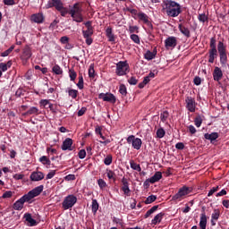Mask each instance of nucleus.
<instances>
[{
	"instance_id": "f257e3e1",
	"label": "nucleus",
	"mask_w": 229,
	"mask_h": 229,
	"mask_svg": "<svg viewBox=\"0 0 229 229\" xmlns=\"http://www.w3.org/2000/svg\"><path fill=\"white\" fill-rule=\"evenodd\" d=\"M163 10L168 17L174 18L182 13V5L173 0H165L163 2Z\"/></svg>"
},
{
	"instance_id": "f03ea898",
	"label": "nucleus",
	"mask_w": 229,
	"mask_h": 229,
	"mask_svg": "<svg viewBox=\"0 0 229 229\" xmlns=\"http://www.w3.org/2000/svg\"><path fill=\"white\" fill-rule=\"evenodd\" d=\"M42 191H44V185H39L34 188L32 191H29L27 194L23 195L21 199L25 203L28 201H31L33 198H37V196H40V194L42 193Z\"/></svg>"
},
{
	"instance_id": "7ed1b4c3",
	"label": "nucleus",
	"mask_w": 229,
	"mask_h": 229,
	"mask_svg": "<svg viewBox=\"0 0 229 229\" xmlns=\"http://www.w3.org/2000/svg\"><path fill=\"white\" fill-rule=\"evenodd\" d=\"M127 72H130V64L127 61H120L116 64V72L117 76H125Z\"/></svg>"
},
{
	"instance_id": "20e7f679",
	"label": "nucleus",
	"mask_w": 229,
	"mask_h": 229,
	"mask_svg": "<svg viewBox=\"0 0 229 229\" xmlns=\"http://www.w3.org/2000/svg\"><path fill=\"white\" fill-rule=\"evenodd\" d=\"M217 51L220 55V64L222 65H226V62H228V56L226 55V48L225 47V43L219 41L217 44Z\"/></svg>"
},
{
	"instance_id": "39448f33",
	"label": "nucleus",
	"mask_w": 229,
	"mask_h": 229,
	"mask_svg": "<svg viewBox=\"0 0 229 229\" xmlns=\"http://www.w3.org/2000/svg\"><path fill=\"white\" fill-rule=\"evenodd\" d=\"M192 192V189L187 186L182 187L178 192L172 197V201H178L187 196V194H191Z\"/></svg>"
},
{
	"instance_id": "423d86ee",
	"label": "nucleus",
	"mask_w": 229,
	"mask_h": 229,
	"mask_svg": "<svg viewBox=\"0 0 229 229\" xmlns=\"http://www.w3.org/2000/svg\"><path fill=\"white\" fill-rule=\"evenodd\" d=\"M76 201H78V198H76V196L68 195L63 201V208H64V210H69V208H72V207L76 205Z\"/></svg>"
},
{
	"instance_id": "0eeeda50",
	"label": "nucleus",
	"mask_w": 229,
	"mask_h": 229,
	"mask_svg": "<svg viewBox=\"0 0 229 229\" xmlns=\"http://www.w3.org/2000/svg\"><path fill=\"white\" fill-rule=\"evenodd\" d=\"M126 141L128 144H131L133 149H136L137 151L142 148V140L135 138V135H130L126 139Z\"/></svg>"
},
{
	"instance_id": "6e6552de",
	"label": "nucleus",
	"mask_w": 229,
	"mask_h": 229,
	"mask_svg": "<svg viewBox=\"0 0 229 229\" xmlns=\"http://www.w3.org/2000/svg\"><path fill=\"white\" fill-rule=\"evenodd\" d=\"M98 99H103V101H106L107 103H113V105L117 101L115 96L112 93H100L98 95Z\"/></svg>"
},
{
	"instance_id": "1a4fd4ad",
	"label": "nucleus",
	"mask_w": 229,
	"mask_h": 229,
	"mask_svg": "<svg viewBox=\"0 0 229 229\" xmlns=\"http://www.w3.org/2000/svg\"><path fill=\"white\" fill-rule=\"evenodd\" d=\"M185 103L186 108L189 112H196V100L192 97H187Z\"/></svg>"
},
{
	"instance_id": "9d476101",
	"label": "nucleus",
	"mask_w": 229,
	"mask_h": 229,
	"mask_svg": "<svg viewBox=\"0 0 229 229\" xmlns=\"http://www.w3.org/2000/svg\"><path fill=\"white\" fill-rule=\"evenodd\" d=\"M82 35L84 38H86V44L90 46L93 42L92 35H94V29H87L86 30H82Z\"/></svg>"
},
{
	"instance_id": "9b49d317",
	"label": "nucleus",
	"mask_w": 229,
	"mask_h": 229,
	"mask_svg": "<svg viewBox=\"0 0 229 229\" xmlns=\"http://www.w3.org/2000/svg\"><path fill=\"white\" fill-rule=\"evenodd\" d=\"M176 46H178V39L176 38V37H168L165 40V47L166 49H169L171 47H176Z\"/></svg>"
},
{
	"instance_id": "f8f14e48",
	"label": "nucleus",
	"mask_w": 229,
	"mask_h": 229,
	"mask_svg": "<svg viewBox=\"0 0 229 229\" xmlns=\"http://www.w3.org/2000/svg\"><path fill=\"white\" fill-rule=\"evenodd\" d=\"M61 148L63 149V151H72V149H74V147H72V139L66 138L63 141Z\"/></svg>"
},
{
	"instance_id": "ddd939ff",
	"label": "nucleus",
	"mask_w": 229,
	"mask_h": 229,
	"mask_svg": "<svg viewBox=\"0 0 229 229\" xmlns=\"http://www.w3.org/2000/svg\"><path fill=\"white\" fill-rule=\"evenodd\" d=\"M213 79L215 81H220L223 79V71L219 67H215L213 72Z\"/></svg>"
},
{
	"instance_id": "4468645a",
	"label": "nucleus",
	"mask_w": 229,
	"mask_h": 229,
	"mask_svg": "<svg viewBox=\"0 0 229 229\" xmlns=\"http://www.w3.org/2000/svg\"><path fill=\"white\" fill-rule=\"evenodd\" d=\"M30 180H31V182H40L41 180H44V173L33 172L30 174Z\"/></svg>"
},
{
	"instance_id": "2eb2a0df",
	"label": "nucleus",
	"mask_w": 229,
	"mask_h": 229,
	"mask_svg": "<svg viewBox=\"0 0 229 229\" xmlns=\"http://www.w3.org/2000/svg\"><path fill=\"white\" fill-rule=\"evenodd\" d=\"M122 183H123V187H122V191H123V194H125L126 196H130V184L128 183V179L127 178H123L122 179Z\"/></svg>"
},
{
	"instance_id": "dca6fc26",
	"label": "nucleus",
	"mask_w": 229,
	"mask_h": 229,
	"mask_svg": "<svg viewBox=\"0 0 229 229\" xmlns=\"http://www.w3.org/2000/svg\"><path fill=\"white\" fill-rule=\"evenodd\" d=\"M30 19L33 22H36L37 24H42V22H44V14L42 13L32 14Z\"/></svg>"
},
{
	"instance_id": "f3484780",
	"label": "nucleus",
	"mask_w": 229,
	"mask_h": 229,
	"mask_svg": "<svg viewBox=\"0 0 229 229\" xmlns=\"http://www.w3.org/2000/svg\"><path fill=\"white\" fill-rule=\"evenodd\" d=\"M81 14V7H80V4L78 3L74 4L73 7L70 11V15L72 17H74L75 15Z\"/></svg>"
},
{
	"instance_id": "a211bd4d",
	"label": "nucleus",
	"mask_w": 229,
	"mask_h": 229,
	"mask_svg": "<svg viewBox=\"0 0 229 229\" xmlns=\"http://www.w3.org/2000/svg\"><path fill=\"white\" fill-rule=\"evenodd\" d=\"M21 58L22 60H30L31 58V48L29 46L24 47Z\"/></svg>"
},
{
	"instance_id": "6ab92c4d",
	"label": "nucleus",
	"mask_w": 229,
	"mask_h": 229,
	"mask_svg": "<svg viewBox=\"0 0 229 229\" xmlns=\"http://www.w3.org/2000/svg\"><path fill=\"white\" fill-rule=\"evenodd\" d=\"M39 114L40 111L38 110V107L32 106L26 113H24L23 115H39Z\"/></svg>"
},
{
	"instance_id": "aec40b11",
	"label": "nucleus",
	"mask_w": 229,
	"mask_h": 229,
	"mask_svg": "<svg viewBox=\"0 0 229 229\" xmlns=\"http://www.w3.org/2000/svg\"><path fill=\"white\" fill-rule=\"evenodd\" d=\"M179 31H181V33L184 35V37H186L187 38H191V30H189V28L179 24Z\"/></svg>"
},
{
	"instance_id": "412c9836",
	"label": "nucleus",
	"mask_w": 229,
	"mask_h": 229,
	"mask_svg": "<svg viewBox=\"0 0 229 229\" xmlns=\"http://www.w3.org/2000/svg\"><path fill=\"white\" fill-rule=\"evenodd\" d=\"M199 228L207 229V215L205 213L200 214Z\"/></svg>"
},
{
	"instance_id": "4be33fe9",
	"label": "nucleus",
	"mask_w": 229,
	"mask_h": 229,
	"mask_svg": "<svg viewBox=\"0 0 229 229\" xmlns=\"http://www.w3.org/2000/svg\"><path fill=\"white\" fill-rule=\"evenodd\" d=\"M150 183H157L162 180V172H156L155 174L149 178Z\"/></svg>"
},
{
	"instance_id": "5701e85b",
	"label": "nucleus",
	"mask_w": 229,
	"mask_h": 229,
	"mask_svg": "<svg viewBox=\"0 0 229 229\" xmlns=\"http://www.w3.org/2000/svg\"><path fill=\"white\" fill-rule=\"evenodd\" d=\"M24 200L22 199V198H21L20 199H18L14 204H13V208L14 210H22V208H24Z\"/></svg>"
},
{
	"instance_id": "b1692460",
	"label": "nucleus",
	"mask_w": 229,
	"mask_h": 229,
	"mask_svg": "<svg viewBox=\"0 0 229 229\" xmlns=\"http://www.w3.org/2000/svg\"><path fill=\"white\" fill-rule=\"evenodd\" d=\"M24 218L27 221V223H30V226H35L37 225V220L31 217V214L30 213L25 214Z\"/></svg>"
},
{
	"instance_id": "393cba45",
	"label": "nucleus",
	"mask_w": 229,
	"mask_h": 229,
	"mask_svg": "<svg viewBox=\"0 0 229 229\" xmlns=\"http://www.w3.org/2000/svg\"><path fill=\"white\" fill-rule=\"evenodd\" d=\"M164 216H165V214H164L162 212L156 215L154 219H152V221H151L152 225H157V223H161Z\"/></svg>"
},
{
	"instance_id": "a878e982",
	"label": "nucleus",
	"mask_w": 229,
	"mask_h": 229,
	"mask_svg": "<svg viewBox=\"0 0 229 229\" xmlns=\"http://www.w3.org/2000/svg\"><path fill=\"white\" fill-rule=\"evenodd\" d=\"M204 137L207 139V140H211L212 142L219 138V134H217V132H212L211 134L206 133Z\"/></svg>"
},
{
	"instance_id": "bb28decb",
	"label": "nucleus",
	"mask_w": 229,
	"mask_h": 229,
	"mask_svg": "<svg viewBox=\"0 0 229 229\" xmlns=\"http://www.w3.org/2000/svg\"><path fill=\"white\" fill-rule=\"evenodd\" d=\"M217 58V50H209V64H214V60Z\"/></svg>"
},
{
	"instance_id": "cd10ccee",
	"label": "nucleus",
	"mask_w": 229,
	"mask_h": 229,
	"mask_svg": "<svg viewBox=\"0 0 229 229\" xmlns=\"http://www.w3.org/2000/svg\"><path fill=\"white\" fill-rule=\"evenodd\" d=\"M138 17H139L140 21H143V22H144L145 24H151V23L149 22V20L148 19V15H146V13H138Z\"/></svg>"
},
{
	"instance_id": "c85d7f7f",
	"label": "nucleus",
	"mask_w": 229,
	"mask_h": 229,
	"mask_svg": "<svg viewBox=\"0 0 229 229\" xmlns=\"http://www.w3.org/2000/svg\"><path fill=\"white\" fill-rule=\"evenodd\" d=\"M130 165L133 169V171H138V173H140V171H142L140 165L135 163V161H133V160L130 161Z\"/></svg>"
},
{
	"instance_id": "c756f323",
	"label": "nucleus",
	"mask_w": 229,
	"mask_h": 229,
	"mask_svg": "<svg viewBox=\"0 0 229 229\" xmlns=\"http://www.w3.org/2000/svg\"><path fill=\"white\" fill-rule=\"evenodd\" d=\"M157 210H158V205L157 206H153L150 209H148L147 211V213L145 214L144 217L145 219H148V217H149V216H151V214H155V212H157Z\"/></svg>"
},
{
	"instance_id": "7c9ffc66",
	"label": "nucleus",
	"mask_w": 229,
	"mask_h": 229,
	"mask_svg": "<svg viewBox=\"0 0 229 229\" xmlns=\"http://www.w3.org/2000/svg\"><path fill=\"white\" fill-rule=\"evenodd\" d=\"M54 1V8L55 10H62L64 8V3H62V0H52Z\"/></svg>"
},
{
	"instance_id": "2f4dec72",
	"label": "nucleus",
	"mask_w": 229,
	"mask_h": 229,
	"mask_svg": "<svg viewBox=\"0 0 229 229\" xmlns=\"http://www.w3.org/2000/svg\"><path fill=\"white\" fill-rule=\"evenodd\" d=\"M52 71L55 74H57V75H62L64 74V71L62 70V68L60 67V65L58 64H55L53 68H52Z\"/></svg>"
},
{
	"instance_id": "473e14b6",
	"label": "nucleus",
	"mask_w": 229,
	"mask_h": 229,
	"mask_svg": "<svg viewBox=\"0 0 229 229\" xmlns=\"http://www.w3.org/2000/svg\"><path fill=\"white\" fill-rule=\"evenodd\" d=\"M39 162H41L43 165H51V160H49V158H47L46 156H42L39 158Z\"/></svg>"
},
{
	"instance_id": "72a5a7b5",
	"label": "nucleus",
	"mask_w": 229,
	"mask_h": 229,
	"mask_svg": "<svg viewBox=\"0 0 229 229\" xmlns=\"http://www.w3.org/2000/svg\"><path fill=\"white\" fill-rule=\"evenodd\" d=\"M91 207L93 214H96V212H98V210L99 209V204L98 203L97 199H92Z\"/></svg>"
},
{
	"instance_id": "f704fd0d",
	"label": "nucleus",
	"mask_w": 229,
	"mask_h": 229,
	"mask_svg": "<svg viewBox=\"0 0 229 229\" xmlns=\"http://www.w3.org/2000/svg\"><path fill=\"white\" fill-rule=\"evenodd\" d=\"M165 136V131L164 130V128L157 129V139H164Z\"/></svg>"
},
{
	"instance_id": "c9c22d12",
	"label": "nucleus",
	"mask_w": 229,
	"mask_h": 229,
	"mask_svg": "<svg viewBox=\"0 0 229 229\" xmlns=\"http://www.w3.org/2000/svg\"><path fill=\"white\" fill-rule=\"evenodd\" d=\"M155 201H157V196H155V195H150V196H148V197L146 199L145 204H146V205H149L150 203H153V202H155Z\"/></svg>"
},
{
	"instance_id": "e433bc0d",
	"label": "nucleus",
	"mask_w": 229,
	"mask_h": 229,
	"mask_svg": "<svg viewBox=\"0 0 229 229\" xmlns=\"http://www.w3.org/2000/svg\"><path fill=\"white\" fill-rule=\"evenodd\" d=\"M144 56L146 60H153V58L156 56V54L148 50Z\"/></svg>"
},
{
	"instance_id": "4c0bfd02",
	"label": "nucleus",
	"mask_w": 229,
	"mask_h": 229,
	"mask_svg": "<svg viewBox=\"0 0 229 229\" xmlns=\"http://www.w3.org/2000/svg\"><path fill=\"white\" fill-rule=\"evenodd\" d=\"M68 95L70 96V98H72V99H76V98H78V90L69 89Z\"/></svg>"
},
{
	"instance_id": "58836bf2",
	"label": "nucleus",
	"mask_w": 229,
	"mask_h": 229,
	"mask_svg": "<svg viewBox=\"0 0 229 229\" xmlns=\"http://www.w3.org/2000/svg\"><path fill=\"white\" fill-rule=\"evenodd\" d=\"M198 19L199 22H207L208 21V16L205 13H200L199 14Z\"/></svg>"
},
{
	"instance_id": "ea45409f",
	"label": "nucleus",
	"mask_w": 229,
	"mask_h": 229,
	"mask_svg": "<svg viewBox=\"0 0 229 229\" xmlns=\"http://www.w3.org/2000/svg\"><path fill=\"white\" fill-rule=\"evenodd\" d=\"M167 117H169V112L164 111L163 113H161L160 119L162 123H165L167 121Z\"/></svg>"
},
{
	"instance_id": "a19ab883",
	"label": "nucleus",
	"mask_w": 229,
	"mask_h": 229,
	"mask_svg": "<svg viewBox=\"0 0 229 229\" xmlns=\"http://www.w3.org/2000/svg\"><path fill=\"white\" fill-rule=\"evenodd\" d=\"M69 76H70L71 81H74V80H76V76H78V74L76 73L74 69H70L69 70Z\"/></svg>"
},
{
	"instance_id": "79ce46f5",
	"label": "nucleus",
	"mask_w": 229,
	"mask_h": 229,
	"mask_svg": "<svg viewBox=\"0 0 229 229\" xmlns=\"http://www.w3.org/2000/svg\"><path fill=\"white\" fill-rule=\"evenodd\" d=\"M119 92H120V94H122V96H126V94H128V91L126 89V86L124 84L120 85Z\"/></svg>"
},
{
	"instance_id": "37998d69",
	"label": "nucleus",
	"mask_w": 229,
	"mask_h": 229,
	"mask_svg": "<svg viewBox=\"0 0 229 229\" xmlns=\"http://www.w3.org/2000/svg\"><path fill=\"white\" fill-rule=\"evenodd\" d=\"M96 71L94 70V64H90L89 68V76L94 78L96 76Z\"/></svg>"
},
{
	"instance_id": "c03bdc74",
	"label": "nucleus",
	"mask_w": 229,
	"mask_h": 229,
	"mask_svg": "<svg viewBox=\"0 0 229 229\" xmlns=\"http://www.w3.org/2000/svg\"><path fill=\"white\" fill-rule=\"evenodd\" d=\"M131 39L135 44H140V38H139V35H137V34L131 35Z\"/></svg>"
},
{
	"instance_id": "a18cd8bd",
	"label": "nucleus",
	"mask_w": 229,
	"mask_h": 229,
	"mask_svg": "<svg viewBox=\"0 0 229 229\" xmlns=\"http://www.w3.org/2000/svg\"><path fill=\"white\" fill-rule=\"evenodd\" d=\"M77 87L81 90L83 89V75H81V74L79 75V81L77 83Z\"/></svg>"
},
{
	"instance_id": "49530a36",
	"label": "nucleus",
	"mask_w": 229,
	"mask_h": 229,
	"mask_svg": "<svg viewBox=\"0 0 229 229\" xmlns=\"http://www.w3.org/2000/svg\"><path fill=\"white\" fill-rule=\"evenodd\" d=\"M209 47H210L209 50H217V48L216 47V38H210Z\"/></svg>"
},
{
	"instance_id": "de8ad7c7",
	"label": "nucleus",
	"mask_w": 229,
	"mask_h": 229,
	"mask_svg": "<svg viewBox=\"0 0 229 229\" xmlns=\"http://www.w3.org/2000/svg\"><path fill=\"white\" fill-rule=\"evenodd\" d=\"M73 21H75V22H83V17L81 14H75L74 16H72Z\"/></svg>"
},
{
	"instance_id": "09e8293b",
	"label": "nucleus",
	"mask_w": 229,
	"mask_h": 229,
	"mask_svg": "<svg viewBox=\"0 0 229 229\" xmlns=\"http://www.w3.org/2000/svg\"><path fill=\"white\" fill-rule=\"evenodd\" d=\"M107 178L109 180H114V182H115V173H114V171H112V170H108L107 171Z\"/></svg>"
},
{
	"instance_id": "8fccbe9b",
	"label": "nucleus",
	"mask_w": 229,
	"mask_h": 229,
	"mask_svg": "<svg viewBox=\"0 0 229 229\" xmlns=\"http://www.w3.org/2000/svg\"><path fill=\"white\" fill-rule=\"evenodd\" d=\"M219 216H220L219 210L215 209L214 213L211 216V219L217 221V219H219Z\"/></svg>"
},
{
	"instance_id": "3c124183",
	"label": "nucleus",
	"mask_w": 229,
	"mask_h": 229,
	"mask_svg": "<svg viewBox=\"0 0 229 229\" xmlns=\"http://www.w3.org/2000/svg\"><path fill=\"white\" fill-rule=\"evenodd\" d=\"M194 123L195 126H197V128H199V126H201V123H203V119H201V116H198L195 118Z\"/></svg>"
},
{
	"instance_id": "603ef678",
	"label": "nucleus",
	"mask_w": 229,
	"mask_h": 229,
	"mask_svg": "<svg viewBox=\"0 0 229 229\" xmlns=\"http://www.w3.org/2000/svg\"><path fill=\"white\" fill-rule=\"evenodd\" d=\"M104 164L106 165H110L112 164V155H108L105 159H104Z\"/></svg>"
},
{
	"instance_id": "864d4df0",
	"label": "nucleus",
	"mask_w": 229,
	"mask_h": 229,
	"mask_svg": "<svg viewBox=\"0 0 229 229\" xmlns=\"http://www.w3.org/2000/svg\"><path fill=\"white\" fill-rule=\"evenodd\" d=\"M98 184L100 187V189H105V187H106V182L103 179H98Z\"/></svg>"
},
{
	"instance_id": "5fc2aeb1",
	"label": "nucleus",
	"mask_w": 229,
	"mask_h": 229,
	"mask_svg": "<svg viewBox=\"0 0 229 229\" xmlns=\"http://www.w3.org/2000/svg\"><path fill=\"white\" fill-rule=\"evenodd\" d=\"M128 83L130 85H137V83H139V81L137 80V78L135 77H131L129 80H128Z\"/></svg>"
},
{
	"instance_id": "6e6d98bb",
	"label": "nucleus",
	"mask_w": 229,
	"mask_h": 229,
	"mask_svg": "<svg viewBox=\"0 0 229 229\" xmlns=\"http://www.w3.org/2000/svg\"><path fill=\"white\" fill-rule=\"evenodd\" d=\"M39 104L41 105V106H44V108H46V106H49V105L51 104V102L47 99H42L40 100Z\"/></svg>"
},
{
	"instance_id": "4d7b16f0",
	"label": "nucleus",
	"mask_w": 229,
	"mask_h": 229,
	"mask_svg": "<svg viewBox=\"0 0 229 229\" xmlns=\"http://www.w3.org/2000/svg\"><path fill=\"white\" fill-rule=\"evenodd\" d=\"M3 2L6 6H13L15 4V0H3Z\"/></svg>"
},
{
	"instance_id": "13d9d810",
	"label": "nucleus",
	"mask_w": 229,
	"mask_h": 229,
	"mask_svg": "<svg viewBox=\"0 0 229 229\" xmlns=\"http://www.w3.org/2000/svg\"><path fill=\"white\" fill-rule=\"evenodd\" d=\"M85 157H87V152L85 151V149L80 150L79 151V158L83 160V158H85Z\"/></svg>"
},
{
	"instance_id": "bf43d9fd",
	"label": "nucleus",
	"mask_w": 229,
	"mask_h": 229,
	"mask_svg": "<svg viewBox=\"0 0 229 229\" xmlns=\"http://www.w3.org/2000/svg\"><path fill=\"white\" fill-rule=\"evenodd\" d=\"M86 112H87V107H81L78 111V117H81V115H85Z\"/></svg>"
},
{
	"instance_id": "052dcab7",
	"label": "nucleus",
	"mask_w": 229,
	"mask_h": 229,
	"mask_svg": "<svg viewBox=\"0 0 229 229\" xmlns=\"http://www.w3.org/2000/svg\"><path fill=\"white\" fill-rule=\"evenodd\" d=\"M130 33H139V27L137 26H130L129 27Z\"/></svg>"
},
{
	"instance_id": "680f3d73",
	"label": "nucleus",
	"mask_w": 229,
	"mask_h": 229,
	"mask_svg": "<svg viewBox=\"0 0 229 229\" xmlns=\"http://www.w3.org/2000/svg\"><path fill=\"white\" fill-rule=\"evenodd\" d=\"M12 196H13V192L11 191H5V192L3 194L2 198H4V199L12 198Z\"/></svg>"
},
{
	"instance_id": "e2e57ef3",
	"label": "nucleus",
	"mask_w": 229,
	"mask_h": 229,
	"mask_svg": "<svg viewBox=\"0 0 229 229\" xmlns=\"http://www.w3.org/2000/svg\"><path fill=\"white\" fill-rule=\"evenodd\" d=\"M56 174V171L55 170H52L51 172H49L47 174V180H51V178H53L55 175Z\"/></svg>"
},
{
	"instance_id": "0e129e2a",
	"label": "nucleus",
	"mask_w": 229,
	"mask_h": 229,
	"mask_svg": "<svg viewBox=\"0 0 229 229\" xmlns=\"http://www.w3.org/2000/svg\"><path fill=\"white\" fill-rule=\"evenodd\" d=\"M0 71L1 72H6L8 68H6V63H0Z\"/></svg>"
},
{
	"instance_id": "69168bd1",
	"label": "nucleus",
	"mask_w": 229,
	"mask_h": 229,
	"mask_svg": "<svg viewBox=\"0 0 229 229\" xmlns=\"http://www.w3.org/2000/svg\"><path fill=\"white\" fill-rule=\"evenodd\" d=\"M48 108L50 109L52 114H56V105H53L50 103V105L48 106Z\"/></svg>"
},
{
	"instance_id": "338daca9",
	"label": "nucleus",
	"mask_w": 229,
	"mask_h": 229,
	"mask_svg": "<svg viewBox=\"0 0 229 229\" xmlns=\"http://www.w3.org/2000/svg\"><path fill=\"white\" fill-rule=\"evenodd\" d=\"M61 44H69V37L64 36L60 38Z\"/></svg>"
},
{
	"instance_id": "774afa93",
	"label": "nucleus",
	"mask_w": 229,
	"mask_h": 229,
	"mask_svg": "<svg viewBox=\"0 0 229 229\" xmlns=\"http://www.w3.org/2000/svg\"><path fill=\"white\" fill-rule=\"evenodd\" d=\"M194 85H201V78L199 76H196L193 80Z\"/></svg>"
}]
</instances>
